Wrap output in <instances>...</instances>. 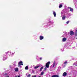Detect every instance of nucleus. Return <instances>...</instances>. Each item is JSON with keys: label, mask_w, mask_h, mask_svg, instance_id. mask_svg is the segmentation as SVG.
Returning <instances> with one entry per match:
<instances>
[{"label": "nucleus", "mask_w": 77, "mask_h": 77, "mask_svg": "<svg viewBox=\"0 0 77 77\" xmlns=\"http://www.w3.org/2000/svg\"><path fill=\"white\" fill-rule=\"evenodd\" d=\"M50 61H49L46 64V67L47 68H49V65H50Z\"/></svg>", "instance_id": "obj_1"}, {"label": "nucleus", "mask_w": 77, "mask_h": 77, "mask_svg": "<svg viewBox=\"0 0 77 77\" xmlns=\"http://www.w3.org/2000/svg\"><path fill=\"white\" fill-rule=\"evenodd\" d=\"M21 65H23V61H20V62H19L18 66H19Z\"/></svg>", "instance_id": "obj_2"}, {"label": "nucleus", "mask_w": 77, "mask_h": 77, "mask_svg": "<svg viewBox=\"0 0 77 77\" xmlns=\"http://www.w3.org/2000/svg\"><path fill=\"white\" fill-rule=\"evenodd\" d=\"M66 75H67V73L66 72H64L63 74V77H66Z\"/></svg>", "instance_id": "obj_3"}, {"label": "nucleus", "mask_w": 77, "mask_h": 77, "mask_svg": "<svg viewBox=\"0 0 77 77\" xmlns=\"http://www.w3.org/2000/svg\"><path fill=\"white\" fill-rule=\"evenodd\" d=\"M68 9H70V11H71V12H73L74 11L73 8H72L71 7H68Z\"/></svg>", "instance_id": "obj_4"}, {"label": "nucleus", "mask_w": 77, "mask_h": 77, "mask_svg": "<svg viewBox=\"0 0 77 77\" xmlns=\"http://www.w3.org/2000/svg\"><path fill=\"white\" fill-rule=\"evenodd\" d=\"M74 32H73V31H71L70 32V35H74Z\"/></svg>", "instance_id": "obj_5"}, {"label": "nucleus", "mask_w": 77, "mask_h": 77, "mask_svg": "<svg viewBox=\"0 0 77 77\" xmlns=\"http://www.w3.org/2000/svg\"><path fill=\"white\" fill-rule=\"evenodd\" d=\"M44 39V37L43 36L41 35L40 36V40H42V39Z\"/></svg>", "instance_id": "obj_6"}, {"label": "nucleus", "mask_w": 77, "mask_h": 77, "mask_svg": "<svg viewBox=\"0 0 77 77\" xmlns=\"http://www.w3.org/2000/svg\"><path fill=\"white\" fill-rule=\"evenodd\" d=\"M66 40V38H63L62 41L63 42H65V41Z\"/></svg>", "instance_id": "obj_7"}, {"label": "nucleus", "mask_w": 77, "mask_h": 77, "mask_svg": "<svg viewBox=\"0 0 77 77\" xmlns=\"http://www.w3.org/2000/svg\"><path fill=\"white\" fill-rule=\"evenodd\" d=\"M51 77H59V75H53Z\"/></svg>", "instance_id": "obj_8"}, {"label": "nucleus", "mask_w": 77, "mask_h": 77, "mask_svg": "<svg viewBox=\"0 0 77 77\" xmlns=\"http://www.w3.org/2000/svg\"><path fill=\"white\" fill-rule=\"evenodd\" d=\"M65 18H66V16H63L62 18V20H64Z\"/></svg>", "instance_id": "obj_9"}, {"label": "nucleus", "mask_w": 77, "mask_h": 77, "mask_svg": "<svg viewBox=\"0 0 77 77\" xmlns=\"http://www.w3.org/2000/svg\"><path fill=\"white\" fill-rule=\"evenodd\" d=\"M15 71H16V72H17L18 71V68H16L14 69Z\"/></svg>", "instance_id": "obj_10"}, {"label": "nucleus", "mask_w": 77, "mask_h": 77, "mask_svg": "<svg viewBox=\"0 0 77 77\" xmlns=\"http://www.w3.org/2000/svg\"><path fill=\"white\" fill-rule=\"evenodd\" d=\"M53 14L54 15V17H55L56 16V12L55 11L53 12Z\"/></svg>", "instance_id": "obj_11"}, {"label": "nucleus", "mask_w": 77, "mask_h": 77, "mask_svg": "<svg viewBox=\"0 0 77 77\" xmlns=\"http://www.w3.org/2000/svg\"><path fill=\"white\" fill-rule=\"evenodd\" d=\"M39 66H37L35 67L34 68H35V69H37V68H39Z\"/></svg>", "instance_id": "obj_12"}, {"label": "nucleus", "mask_w": 77, "mask_h": 77, "mask_svg": "<svg viewBox=\"0 0 77 77\" xmlns=\"http://www.w3.org/2000/svg\"><path fill=\"white\" fill-rule=\"evenodd\" d=\"M44 74V72H41V75H43V74Z\"/></svg>", "instance_id": "obj_13"}, {"label": "nucleus", "mask_w": 77, "mask_h": 77, "mask_svg": "<svg viewBox=\"0 0 77 77\" xmlns=\"http://www.w3.org/2000/svg\"><path fill=\"white\" fill-rule=\"evenodd\" d=\"M42 69H43V67L42 66L40 69V71H42Z\"/></svg>", "instance_id": "obj_14"}, {"label": "nucleus", "mask_w": 77, "mask_h": 77, "mask_svg": "<svg viewBox=\"0 0 77 77\" xmlns=\"http://www.w3.org/2000/svg\"><path fill=\"white\" fill-rule=\"evenodd\" d=\"M28 66H26L25 68V69H28Z\"/></svg>", "instance_id": "obj_15"}, {"label": "nucleus", "mask_w": 77, "mask_h": 77, "mask_svg": "<svg viewBox=\"0 0 77 77\" xmlns=\"http://www.w3.org/2000/svg\"><path fill=\"white\" fill-rule=\"evenodd\" d=\"M62 5H60L59 6V8H62Z\"/></svg>", "instance_id": "obj_16"}, {"label": "nucleus", "mask_w": 77, "mask_h": 77, "mask_svg": "<svg viewBox=\"0 0 77 77\" xmlns=\"http://www.w3.org/2000/svg\"><path fill=\"white\" fill-rule=\"evenodd\" d=\"M54 65H55V61H54V62L53 64V67L54 66Z\"/></svg>", "instance_id": "obj_17"}, {"label": "nucleus", "mask_w": 77, "mask_h": 77, "mask_svg": "<svg viewBox=\"0 0 77 77\" xmlns=\"http://www.w3.org/2000/svg\"><path fill=\"white\" fill-rule=\"evenodd\" d=\"M27 77H30V74H29Z\"/></svg>", "instance_id": "obj_18"}, {"label": "nucleus", "mask_w": 77, "mask_h": 77, "mask_svg": "<svg viewBox=\"0 0 77 77\" xmlns=\"http://www.w3.org/2000/svg\"><path fill=\"white\" fill-rule=\"evenodd\" d=\"M69 21H68L66 23V24H68V23H69Z\"/></svg>", "instance_id": "obj_19"}, {"label": "nucleus", "mask_w": 77, "mask_h": 77, "mask_svg": "<svg viewBox=\"0 0 77 77\" xmlns=\"http://www.w3.org/2000/svg\"><path fill=\"white\" fill-rule=\"evenodd\" d=\"M64 64H66V63H67V61H65L64 63Z\"/></svg>", "instance_id": "obj_20"}, {"label": "nucleus", "mask_w": 77, "mask_h": 77, "mask_svg": "<svg viewBox=\"0 0 77 77\" xmlns=\"http://www.w3.org/2000/svg\"><path fill=\"white\" fill-rule=\"evenodd\" d=\"M75 64H76L75 63H74L73 64V65H75Z\"/></svg>", "instance_id": "obj_21"}, {"label": "nucleus", "mask_w": 77, "mask_h": 77, "mask_svg": "<svg viewBox=\"0 0 77 77\" xmlns=\"http://www.w3.org/2000/svg\"><path fill=\"white\" fill-rule=\"evenodd\" d=\"M46 69H47V68L46 67H45V70H46Z\"/></svg>", "instance_id": "obj_22"}, {"label": "nucleus", "mask_w": 77, "mask_h": 77, "mask_svg": "<svg viewBox=\"0 0 77 77\" xmlns=\"http://www.w3.org/2000/svg\"><path fill=\"white\" fill-rule=\"evenodd\" d=\"M32 77H36V75H35L33 76H32Z\"/></svg>", "instance_id": "obj_23"}, {"label": "nucleus", "mask_w": 77, "mask_h": 77, "mask_svg": "<svg viewBox=\"0 0 77 77\" xmlns=\"http://www.w3.org/2000/svg\"><path fill=\"white\" fill-rule=\"evenodd\" d=\"M40 60H42V58H40Z\"/></svg>", "instance_id": "obj_24"}, {"label": "nucleus", "mask_w": 77, "mask_h": 77, "mask_svg": "<svg viewBox=\"0 0 77 77\" xmlns=\"http://www.w3.org/2000/svg\"><path fill=\"white\" fill-rule=\"evenodd\" d=\"M7 73L5 74V75H7Z\"/></svg>", "instance_id": "obj_25"}, {"label": "nucleus", "mask_w": 77, "mask_h": 77, "mask_svg": "<svg viewBox=\"0 0 77 77\" xmlns=\"http://www.w3.org/2000/svg\"><path fill=\"white\" fill-rule=\"evenodd\" d=\"M4 60L5 59V58H4Z\"/></svg>", "instance_id": "obj_26"}, {"label": "nucleus", "mask_w": 77, "mask_h": 77, "mask_svg": "<svg viewBox=\"0 0 77 77\" xmlns=\"http://www.w3.org/2000/svg\"><path fill=\"white\" fill-rule=\"evenodd\" d=\"M76 66H77V64L76 65Z\"/></svg>", "instance_id": "obj_27"}, {"label": "nucleus", "mask_w": 77, "mask_h": 77, "mask_svg": "<svg viewBox=\"0 0 77 77\" xmlns=\"http://www.w3.org/2000/svg\"><path fill=\"white\" fill-rule=\"evenodd\" d=\"M9 77V76H7V77Z\"/></svg>", "instance_id": "obj_28"}, {"label": "nucleus", "mask_w": 77, "mask_h": 77, "mask_svg": "<svg viewBox=\"0 0 77 77\" xmlns=\"http://www.w3.org/2000/svg\"><path fill=\"white\" fill-rule=\"evenodd\" d=\"M38 77H41V76H39Z\"/></svg>", "instance_id": "obj_29"}, {"label": "nucleus", "mask_w": 77, "mask_h": 77, "mask_svg": "<svg viewBox=\"0 0 77 77\" xmlns=\"http://www.w3.org/2000/svg\"><path fill=\"white\" fill-rule=\"evenodd\" d=\"M15 77H17V76H15Z\"/></svg>", "instance_id": "obj_30"}, {"label": "nucleus", "mask_w": 77, "mask_h": 77, "mask_svg": "<svg viewBox=\"0 0 77 77\" xmlns=\"http://www.w3.org/2000/svg\"><path fill=\"white\" fill-rule=\"evenodd\" d=\"M3 60H4V59H3Z\"/></svg>", "instance_id": "obj_31"}, {"label": "nucleus", "mask_w": 77, "mask_h": 77, "mask_svg": "<svg viewBox=\"0 0 77 77\" xmlns=\"http://www.w3.org/2000/svg\"><path fill=\"white\" fill-rule=\"evenodd\" d=\"M76 63H77V62H76Z\"/></svg>", "instance_id": "obj_32"}]
</instances>
